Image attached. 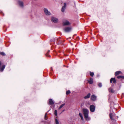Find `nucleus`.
<instances>
[{
    "mask_svg": "<svg viewBox=\"0 0 124 124\" xmlns=\"http://www.w3.org/2000/svg\"><path fill=\"white\" fill-rule=\"evenodd\" d=\"M0 54L1 55H3V56H4L5 55V53L3 52H2L0 53Z\"/></svg>",
    "mask_w": 124,
    "mask_h": 124,
    "instance_id": "obj_25",
    "label": "nucleus"
},
{
    "mask_svg": "<svg viewBox=\"0 0 124 124\" xmlns=\"http://www.w3.org/2000/svg\"><path fill=\"white\" fill-rule=\"evenodd\" d=\"M19 5L21 7H23V2L20 1H19L18 2Z\"/></svg>",
    "mask_w": 124,
    "mask_h": 124,
    "instance_id": "obj_13",
    "label": "nucleus"
},
{
    "mask_svg": "<svg viewBox=\"0 0 124 124\" xmlns=\"http://www.w3.org/2000/svg\"><path fill=\"white\" fill-rule=\"evenodd\" d=\"M91 99L92 101H94L96 100V97L95 95H92L91 97Z\"/></svg>",
    "mask_w": 124,
    "mask_h": 124,
    "instance_id": "obj_8",
    "label": "nucleus"
},
{
    "mask_svg": "<svg viewBox=\"0 0 124 124\" xmlns=\"http://www.w3.org/2000/svg\"><path fill=\"white\" fill-rule=\"evenodd\" d=\"M49 103L50 105H53L54 104V101L51 99H50L49 100Z\"/></svg>",
    "mask_w": 124,
    "mask_h": 124,
    "instance_id": "obj_10",
    "label": "nucleus"
},
{
    "mask_svg": "<svg viewBox=\"0 0 124 124\" xmlns=\"http://www.w3.org/2000/svg\"><path fill=\"white\" fill-rule=\"evenodd\" d=\"M64 111V110H63L62 111V112H63Z\"/></svg>",
    "mask_w": 124,
    "mask_h": 124,
    "instance_id": "obj_31",
    "label": "nucleus"
},
{
    "mask_svg": "<svg viewBox=\"0 0 124 124\" xmlns=\"http://www.w3.org/2000/svg\"><path fill=\"white\" fill-rule=\"evenodd\" d=\"M51 20L53 22L55 23H57L58 21V19L57 18L54 17H51Z\"/></svg>",
    "mask_w": 124,
    "mask_h": 124,
    "instance_id": "obj_5",
    "label": "nucleus"
},
{
    "mask_svg": "<svg viewBox=\"0 0 124 124\" xmlns=\"http://www.w3.org/2000/svg\"><path fill=\"white\" fill-rule=\"evenodd\" d=\"M121 78H122L124 79V76H122Z\"/></svg>",
    "mask_w": 124,
    "mask_h": 124,
    "instance_id": "obj_29",
    "label": "nucleus"
},
{
    "mask_svg": "<svg viewBox=\"0 0 124 124\" xmlns=\"http://www.w3.org/2000/svg\"><path fill=\"white\" fill-rule=\"evenodd\" d=\"M114 83H116V81L115 78H112L110 80V83H111L112 82Z\"/></svg>",
    "mask_w": 124,
    "mask_h": 124,
    "instance_id": "obj_11",
    "label": "nucleus"
},
{
    "mask_svg": "<svg viewBox=\"0 0 124 124\" xmlns=\"http://www.w3.org/2000/svg\"><path fill=\"white\" fill-rule=\"evenodd\" d=\"M71 29V28L70 27H67L64 28L63 30L66 32H69L70 31Z\"/></svg>",
    "mask_w": 124,
    "mask_h": 124,
    "instance_id": "obj_3",
    "label": "nucleus"
},
{
    "mask_svg": "<svg viewBox=\"0 0 124 124\" xmlns=\"http://www.w3.org/2000/svg\"><path fill=\"white\" fill-rule=\"evenodd\" d=\"M97 77H98L99 76H98V75H97Z\"/></svg>",
    "mask_w": 124,
    "mask_h": 124,
    "instance_id": "obj_32",
    "label": "nucleus"
},
{
    "mask_svg": "<svg viewBox=\"0 0 124 124\" xmlns=\"http://www.w3.org/2000/svg\"><path fill=\"white\" fill-rule=\"evenodd\" d=\"M66 6V3H64V6L62 7V11L63 12L64 11V10L65 9Z\"/></svg>",
    "mask_w": 124,
    "mask_h": 124,
    "instance_id": "obj_9",
    "label": "nucleus"
},
{
    "mask_svg": "<svg viewBox=\"0 0 124 124\" xmlns=\"http://www.w3.org/2000/svg\"><path fill=\"white\" fill-rule=\"evenodd\" d=\"M88 82L90 84H92L93 83V79L91 78H90L89 80H88Z\"/></svg>",
    "mask_w": 124,
    "mask_h": 124,
    "instance_id": "obj_12",
    "label": "nucleus"
},
{
    "mask_svg": "<svg viewBox=\"0 0 124 124\" xmlns=\"http://www.w3.org/2000/svg\"><path fill=\"white\" fill-rule=\"evenodd\" d=\"M98 86L99 87H101L102 86V85L101 83H99L98 84Z\"/></svg>",
    "mask_w": 124,
    "mask_h": 124,
    "instance_id": "obj_24",
    "label": "nucleus"
},
{
    "mask_svg": "<svg viewBox=\"0 0 124 124\" xmlns=\"http://www.w3.org/2000/svg\"><path fill=\"white\" fill-rule=\"evenodd\" d=\"M109 116L110 118L112 120H113V114L112 113H110L109 114Z\"/></svg>",
    "mask_w": 124,
    "mask_h": 124,
    "instance_id": "obj_18",
    "label": "nucleus"
},
{
    "mask_svg": "<svg viewBox=\"0 0 124 124\" xmlns=\"http://www.w3.org/2000/svg\"><path fill=\"white\" fill-rule=\"evenodd\" d=\"M97 77H98L99 76H98V75H97Z\"/></svg>",
    "mask_w": 124,
    "mask_h": 124,
    "instance_id": "obj_33",
    "label": "nucleus"
},
{
    "mask_svg": "<svg viewBox=\"0 0 124 124\" xmlns=\"http://www.w3.org/2000/svg\"><path fill=\"white\" fill-rule=\"evenodd\" d=\"M70 24V23L66 20H63L62 22V24L63 26L69 25Z\"/></svg>",
    "mask_w": 124,
    "mask_h": 124,
    "instance_id": "obj_2",
    "label": "nucleus"
},
{
    "mask_svg": "<svg viewBox=\"0 0 124 124\" xmlns=\"http://www.w3.org/2000/svg\"><path fill=\"white\" fill-rule=\"evenodd\" d=\"M1 62L0 61V71L1 72H2L4 70L5 66V65H3L2 66L1 68H0L1 66Z\"/></svg>",
    "mask_w": 124,
    "mask_h": 124,
    "instance_id": "obj_7",
    "label": "nucleus"
},
{
    "mask_svg": "<svg viewBox=\"0 0 124 124\" xmlns=\"http://www.w3.org/2000/svg\"><path fill=\"white\" fill-rule=\"evenodd\" d=\"M91 94L90 93H88L87 95L84 97V98L85 99H86L89 98Z\"/></svg>",
    "mask_w": 124,
    "mask_h": 124,
    "instance_id": "obj_14",
    "label": "nucleus"
},
{
    "mask_svg": "<svg viewBox=\"0 0 124 124\" xmlns=\"http://www.w3.org/2000/svg\"><path fill=\"white\" fill-rule=\"evenodd\" d=\"M50 51L49 50L48 51V52H47V53L46 54V55L47 56L49 57H50V55L48 54V53L50 52Z\"/></svg>",
    "mask_w": 124,
    "mask_h": 124,
    "instance_id": "obj_20",
    "label": "nucleus"
},
{
    "mask_svg": "<svg viewBox=\"0 0 124 124\" xmlns=\"http://www.w3.org/2000/svg\"><path fill=\"white\" fill-rule=\"evenodd\" d=\"M44 11L45 14L47 15H50L51 13L48 11L47 9L45 8L44 9Z\"/></svg>",
    "mask_w": 124,
    "mask_h": 124,
    "instance_id": "obj_6",
    "label": "nucleus"
},
{
    "mask_svg": "<svg viewBox=\"0 0 124 124\" xmlns=\"http://www.w3.org/2000/svg\"><path fill=\"white\" fill-rule=\"evenodd\" d=\"M95 108V107L93 105H91L90 106V110L92 112H93L94 111Z\"/></svg>",
    "mask_w": 124,
    "mask_h": 124,
    "instance_id": "obj_4",
    "label": "nucleus"
},
{
    "mask_svg": "<svg viewBox=\"0 0 124 124\" xmlns=\"http://www.w3.org/2000/svg\"><path fill=\"white\" fill-rule=\"evenodd\" d=\"M121 72L120 71H116L115 73V75L116 76H117Z\"/></svg>",
    "mask_w": 124,
    "mask_h": 124,
    "instance_id": "obj_16",
    "label": "nucleus"
},
{
    "mask_svg": "<svg viewBox=\"0 0 124 124\" xmlns=\"http://www.w3.org/2000/svg\"><path fill=\"white\" fill-rule=\"evenodd\" d=\"M47 113H46L45 114L44 118H45V120H47V119L46 118V115H47Z\"/></svg>",
    "mask_w": 124,
    "mask_h": 124,
    "instance_id": "obj_27",
    "label": "nucleus"
},
{
    "mask_svg": "<svg viewBox=\"0 0 124 124\" xmlns=\"http://www.w3.org/2000/svg\"><path fill=\"white\" fill-rule=\"evenodd\" d=\"M54 114L55 116L57 115V111L56 110H55L54 111Z\"/></svg>",
    "mask_w": 124,
    "mask_h": 124,
    "instance_id": "obj_23",
    "label": "nucleus"
},
{
    "mask_svg": "<svg viewBox=\"0 0 124 124\" xmlns=\"http://www.w3.org/2000/svg\"><path fill=\"white\" fill-rule=\"evenodd\" d=\"M90 75L92 76L93 77L94 75V73L93 72H90Z\"/></svg>",
    "mask_w": 124,
    "mask_h": 124,
    "instance_id": "obj_21",
    "label": "nucleus"
},
{
    "mask_svg": "<svg viewBox=\"0 0 124 124\" xmlns=\"http://www.w3.org/2000/svg\"><path fill=\"white\" fill-rule=\"evenodd\" d=\"M122 77V76H117V78L119 79V78H121Z\"/></svg>",
    "mask_w": 124,
    "mask_h": 124,
    "instance_id": "obj_28",
    "label": "nucleus"
},
{
    "mask_svg": "<svg viewBox=\"0 0 124 124\" xmlns=\"http://www.w3.org/2000/svg\"><path fill=\"white\" fill-rule=\"evenodd\" d=\"M79 116H80L81 118V119L82 120H84V118L83 116V115L82 113H79Z\"/></svg>",
    "mask_w": 124,
    "mask_h": 124,
    "instance_id": "obj_17",
    "label": "nucleus"
},
{
    "mask_svg": "<svg viewBox=\"0 0 124 124\" xmlns=\"http://www.w3.org/2000/svg\"><path fill=\"white\" fill-rule=\"evenodd\" d=\"M83 114L85 119L87 120H89V118L88 117L89 111L86 108H84L83 110Z\"/></svg>",
    "mask_w": 124,
    "mask_h": 124,
    "instance_id": "obj_1",
    "label": "nucleus"
},
{
    "mask_svg": "<svg viewBox=\"0 0 124 124\" xmlns=\"http://www.w3.org/2000/svg\"><path fill=\"white\" fill-rule=\"evenodd\" d=\"M55 124H59V122L57 120V119L56 118L55 119Z\"/></svg>",
    "mask_w": 124,
    "mask_h": 124,
    "instance_id": "obj_22",
    "label": "nucleus"
},
{
    "mask_svg": "<svg viewBox=\"0 0 124 124\" xmlns=\"http://www.w3.org/2000/svg\"><path fill=\"white\" fill-rule=\"evenodd\" d=\"M52 67L51 68V70H52Z\"/></svg>",
    "mask_w": 124,
    "mask_h": 124,
    "instance_id": "obj_30",
    "label": "nucleus"
},
{
    "mask_svg": "<svg viewBox=\"0 0 124 124\" xmlns=\"http://www.w3.org/2000/svg\"><path fill=\"white\" fill-rule=\"evenodd\" d=\"M70 93V91L69 90H68L66 91V94L67 95H68V94Z\"/></svg>",
    "mask_w": 124,
    "mask_h": 124,
    "instance_id": "obj_26",
    "label": "nucleus"
},
{
    "mask_svg": "<svg viewBox=\"0 0 124 124\" xmlns=\"http://www.w3.org/2000/svg\"><path fill=\"white\" fill-rule=\"evenodd\" d=\"M108 90L110 92L114 93V90L111 88H109L108 89Z\"/></svg>",
    "mask_w": 124,
    "mask_h": 124,
    "instance_id": "obj_15",
    "label": "nucleus"
},
{
    "mask_svg": "<svg viewBox=\"0 0 124 124\" xmlns=\"http://www.w3.org/2000/svg\"><path fill=\"white\" fill-rule=\"evenodd\" d=\"M65 105V104L64 103V104H62V105H61L60 106V107H59V109H61V108H62L64 105Z\"/></svg>",
    "mask_w": 124,
    "mask_h": 124,
    "instance_id": "obj_19",
    "label": "nucleus"
}]
</instances>
